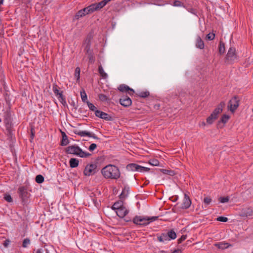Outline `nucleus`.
<instances>
[{"label":"nucleus","instance_id":"f257e3e1","mask_svg":"<svg viewBox=\"0 0 253 253\" xmlns=\"http://www.w3.org/2000/svg\"><path fill=\"white\" fill-rule=\"evenodd\" d=\"M101 173L106 179H117L121 175L119 168L113 165H108L101 169Z\"/></svg>","mask_w":253,"mask_h":253},{"label":"nucleus","instance_id":"f03ea898","mask_svg":"<svg viewBox=\"0 0 253 253\" xmlns=\"http://www.w3.org/2000/svg\"><path fill=\"white\" fill-rule=\"evenodd\" d=\"M11 114L9 111H6L3 114L2 118H0V122L3 121L5 127V133L8 139L12 137V123Z\"/></svg>","mask_w":253,"mask_h":253},{"label":"nucleus","instance_id":"7ed1b4c3","mask_svg":"<svg viewBox=\"0 0 253 253\" xmlns=\"http://www.w3.org/2000/svg\"><path fill=\"white\" fill-rule=\"evenodd\" d=\"M65 151L67 154H73L81 158H87L91 155L90 153L84 151L76 144L68 146L66 148Z\"/></svg>","mask_w":253,"mask_h":253},{"label":"nucleus","instance_id":"20e7f679","mask_svg":"<svg viewBox=\"0 0 253 253\" xmlns=\"http://www.w3.org/2000/svg\"><path fill=\"white\" fill-rule=\"evenodd\" d=\"M159 218V216H135L132 221L134 224L138 225L145 226L148 225L150 223L157 220Z\"/></svg>","mask_w":253,"mask_h":253},{"label":"nucleus","instance_id":"39448f33","mask_svg":"<svg viewBox=\"0 0 253 253\" xmlns=\"http://www.w3.org/2000/svg\"><path fill=\"white\" fill-rule=\"evenodd\" d=\"M225 105V103L224 102H221L210 116L207 118V123L209 124H212L213 121L217 119L218 115L222 112Z\"/></svg>","mask_w":253,"mask_h":253},{"label":"nucleus","instance_id":"423d86ee","mask_svg":"<svg viewBox=\"0 0 253 253\" xmlns=\"http://www.w3.org/2000/svg\"><path fill=\"white\" fill-rule=\"evenodd\" d=\"M18 193L21 199L23 205L27 204L30 195V194L28 192L27 187L24 186L19 187L18 189Z\"/></svg>","mask_w":253,"mask_h":253},{"label":"nucleus","instance_id":"0eeeda50","mask_svg":"<svg viewBox=\"0 0 253 253\" xmlns=\"http://www.w3.org/2000/svg\"><path fill=\"white\" fill-rule=\"evenodd\" d=\"M98 171L96 164H87L84 170V174L85 176H90L96 173Z\"/></svg>","mask_w":253,"mask_h":253},{"label":"nucleus","instance_id":"6e6552de","mask_svg":"<svg viewBox=\"0 0 253 253\" xmlns=\"http://www.w3.org/2000/svg\"><path fill=\"white\" fill-rule=\"evenodd\" d=\"M126 168L128 170L140 172H147L150 170V169L148 168L142 167L134 163H131L127 165Z\"/></svg>","mask_w":253,"mask_h":253},{"label":"nucleus","instance_id":"1a4fd4ad","mask_svg":"<svg viewBox=\"0 0 253 253\" xmlns=\"http://www.w3.org/2000/svg\"><path fill=\"white\" fill-rule=\"evenodd\" d=\"M240 99L237 95L234 96L228 102V108L234 113L239 105Z\"/></svg>","mask_w":253,"mask_h":253},{"label":"nucleus","instance_id":"9d476101","mask_svg":"<svg viewBox=\"0 0 253 253\" xmlns=\"http://www.w3.org/2000/svg\"><path fill=\"white\" fill-rule=\"evenodd\" d=\"M237 59V55L236 53L235 48L230 47L225 57V62H232Z\"/></svg>","mask_w":253,"mask_h":253},{"label":"nucleus","instance_id":"9b49d317","mask_svg":"<svg viewBox=\"0 0 253 253\" xmlns=\"http://www.w3.org/2000/svg\"><path fill=\"white\" fill-rule=\"evenodd\" d=\"M74 132L75 134H77L81 137L86 136L89 137H92L95 139H99V138L95 134L87 131H81L76 129L74 130Z\"/></svg>","mask_w":253,"mask_h":253},{"label":"nucleus","instance_id":"f8f14e48","mask_svg":"<svg viewBox=\"0 0 253 253\" xmlns=\"http://www.w3.org/2000/svg\"><path fill=\"white\" fill-rule=\"evenodd\" d=\"M92 38L91 35H88L84 42V44L85 46L84 51L85 54L93 51L92 50L90 49Z\"/></svg>","mask_w":253,"mask_h":253},{"label":"nucleus","instance_id":"ddd939ff","mask_svg":"<svg viewBox=\"0 0 253 253\" xmlns=\"http://www.w3.org/2000/svg\"><path fill=\"white\" fill-rule=\"evenodd\" d=\"M120 103L125 107L130 106L132 104L131 99L127 96H123L119 100Z\"/></svg>","mask_w":253,"mask_h":253},{"label":"nucleus","instance_id":"4468645a","mask_svg":"<svg viewBox=\"0 0 253 253\" xmlns=\"http://www.w3.org/2000/svg\"><path fill=\"white\" fill-rule=\"evenodd\" d=\"M191 205V201L189 197V196L185 193L184 197L183 200V202L181 204V206L180 208L182 209H188Z\"/></svg>","mask_w":253,"mask_h":253},{"label":"nucleus","instance_id":"2eb2a0df","mask_svg":"<svg viewBox=\"0 0 253 253\" xmlns=\"http://www.w3.org/2000/svg\"><path fill=\"white\" fill-rule=\"evenodd\" d=\"M241 216L248 217L253 215V209L252 207H245L242 209L240 213Z\"/></svg>","mask_w":253,"mask_h":253},{"label":"nucleus","instance_id":"dca6fc26","mask_svg":"<svg viewBox=\"0 0 253 253\" xmlns=\"http://www.w3.org/2000/svg\"><path fill=\"white\" fill-rule=\"evenodd\" d=\"M95 115L96 117L106 121H111L112 119V117L110 115L98 110L95 111Z\"/></svg>","mask_w":253,"mask_h":253},{"label":"nucleus","instance_id":"f3484780","mask_svg":"<svg viewBox=\"0 0 253 253\" xmlns=\"http://www.w3.org/2000/svg\"><path fill=\"white\" fill-rule=\"evenodd\" d=\"M128 212L129 210L125 206L116 211L117 215L120 218H124Z\"/></svg>","mask_w":253,"mask_h":253},{"label":"nucleus","instance_id":"a211bd4d","mask_svg":"<svg viewBox=\"0 0 253 253\" xmlns=\"http://www.w3.org/2000/svg\"><path fill=\"white\" fill-rule=\"evenodd\" d=\"M118 89L121 92H126L129 91L130 92H128V93L130 95H132L134 93V91L133 89L130 88L128 86L124 84L120 85L118 87Z\"/></svg>","mask_w":253,"mask_h":253},{"label":"nucleus","instance_id":"6ab92c4d","mask_svg":"<svg viewBox=\"0 0 253 253\" xmlns=\"http://www.w3.org/2000/svg\"><path fill=\"white\" fill-rule=\"evenodd\" d=\"M61 133L62 135V140L60 142V145L63 146H66L70 143L68 136L64 131H61Z\"/></svg>","mask_w":253,"mask_h":253},{"label":"nucleus","instance_id":"aec40b11","mask_svg":"<svg viewBox=\"0 0 253 253\" xmlns=\"http://www.w3.org/2000/svg\"><path fill=\"white\" fill-rule=\"evenodd\" d=\"M195 45L197 48L200 49H203L205 47L204 42L200 36H198L196 38Z\"/></svg>","mask_w":253,"mask_h":253},{"label":"nucleus","instance_id":"412c9836","mask_svg":"<svg viewBox=\"0 0 253 253\" xmlns=\"http://www.w3.org/2000/svg\"><path fill=\"white\" fill-rule=\"evenodd\" d=\"M122 199H121L120 200H119L117 202H116L112 206L111 209L113 210H117L123 206H124V203L122 200Z\"/></svg>","mask_w":253,"mask_h":253},{"label":"nucleus","instance_id":"4be33fe9","mask_svg":"<svg viewBox=\"0 0 253 253\" xmlns=\"http://www.w3.org/2000/svg\"><path fill=\"white\" fill-rule=\"evenodd\" d=\"M165 233H166L167 236L169 241L171 240H174L176 238V234L173 229H170L167 232Z\"/></svg>","mask_w":253,"mask_h":253},{"label":"nucleus","instance_id":"5701e85b","mask_svg":"<svg viewBox=\"0 0 253 253\" xmlns=\"http://www.w3.org/2000/svg\"><path fill=\"white\" fill-rule=\"evenodd\" d=\"M157 239L160 242H165L166 241H169L166 233L165 232L161 233V234L157 236Z\"/></svg>","mask_w":253,"mask_h":253},{"label":"nucleus","instance_id":"b1692460","mask_svg":"<svg viewBox=\"0 0 253 253\" xmlns=\"http://www.w3.org/2000/svg\"><path fill=\"white\" fill-rule=\"evenodd\" d=\"M70 167L71 168H77L79 164V161L76 158H71L69 160Z\"/></svg>","mask_w":253,"mask_h":253},{"label":"nucleus","instance_id":"393cba45","mask_svg":"<svg viewBox=\"0 0 253 253\" xmlns=\"http://www.w3.org/2000/svg\"><path fill=\"white\" fill-rule=\"evenodd\" d=\"M91 5L93 6L92 8L94 11L99 10L105 6L102 1L98 3L92 4Z\"/></svg>","mask_w":253,"mask_h":253},{"label":"nucleus","instance_id":"a878e982","mask_svg":"<svg viewBox=\"0 0 253 253\" xmlns=\"http://www.w3.org/2000/svg\"><path fill=\"white\" fill-rule=\"evenodd\" d=\"M231 245L227 243H219L215 244V246L219 249L224 250L227 249Z\"/></svg>","mask_w":253,"mask_h":253},{"label":"nucleus","instance_id":"bb28decb","mask_svg":"<svg viewBox=\"0 0 253 253\" xmlns=\"http://www.w3.org/2000/svg\"><path fill=\"white\" fill-rule=\"evenodd\" d=\"M218 51L220 54H223L224 53L225 49V44L224 43L221 41H220L219 46H218Z\"/></svg>","mask_w":253,"mask_h":253},{"label":"nucleus","instance_id":"cd10ccee","mask_svg":"<svg viewBox=\"0 0 253 253\" xmlns=\"http://www.w3.org/2000/svg\"><path fill=\"white\" fill-rule=\"evenodd\" d=\"M129 187H125L119 197L120 199H125L128 194Z\"/></svg>","mask_w":253,"mask_h":253},{"label":"nucleus","instance_id":"c85d7f7f","mask_svg":"<svg viewBox=\"0 0 253 253\" xmlns=\"http://www.w3.org/2000/svg\"><path fill=\"white\" fill-rule=\"evenodd\" d=\"M93 6H92L91 4L89 6L86 7H85L83 9H82L83 11L84 12V15H86V14H89V13H92L93 12H94V10L93 9V8H92Z\"/></svg>","mask_w":253,"mask_h":253},{"label":"nucleus","instance_id":"c756f323","mask_svg":"<svg viewBox=\"0 0 253 253\" xmlns=\"http://www.w3.org/2000/svg\"><path fill=\"white\" fill-rule=\"evenodd\" d=\"M229 119V116L226 114H224L221 118L220 119V120L218 121V125H219V124L221 123L223 124H226L228 120Z\"/></svg>","mask_w":253,"mask_h":253},{"label":"nucleus","instance_id":"7c9ffc66","mask_svg":"<svg viewBox=\"0 0 253 253\" xmlns=\"http://www.w3.org/2000/svg\"><path fill=\"white\" fill-rule=\"evenodd\" d=\"M98 73L103 79H106L108 77L107 74L104 72L101 65L98 67Z\"/></svg>","mask_w":253,"mask_h":253},{"label":"nucleus","instance_id":"2f4dec72","mask_svg":"<svg viewBox=\"0 0 253 253\" xmlns=\"http://www.w3.org/2000/svg\"><path fill=\"white\" fill-rule=\"evenodd\" d=\"M80 93H81V97L83 102H84V103H86L87 102H88V101H87V95L85 93V90L84 89H83L82 91H81Z\"/></svg>","mask_w":253,"mask_h":253},{"label":"nucleus","instance_id":"473e14b6","mask_svg":"<svg viewBox=\"0 0 253 253\" xmlns=\"http://www.w3.org/2000/svg\"><path fill=\"white\" fill-rule=\"evenodd\" d=\"M84 16H85L84 13L82 9H81L80 10L77 12V13H76L74 17V20H78L79 18L83 17Z\"/></svg>","mask_w":253,"mask_h":253},{"label":"nucleus","instance_id":"72a5a7b5","mask_svg":"<svg viewBox=\"0 0 253 253\" xmlns=\"http://www.w3.org/2000/svg\"><path fill=\"white\" fill-rule=\"evenodd\" d=\"M137 96L141 98H146L150 95V92L148 91H141L138 93Z\"/></svg>","mask_w":253,"mask_h":253},{"label":"nucleus","instance_id":"f704fd0d","mask_svg":"<svg viewBox=\"0 0 253 253\" xmlns=\"http://www.w3.org/2000/svg\"><path fill=\"white\" fill-rule=\"evenodd\" d=\"M98 98L102 102H108L110 100L106 95L102 93L98 94Z\"/></svg>","mask_w":253,"mask_h":253},{"label":"nucleus","instance_id":"c9c22d12","mask_svg":"<svg viewBox=\"0 0 253 253\" xmlns=\"http://www.w3.org/2000/svg\"><path fill=\"white\" fill-rule=\"evenodd\" d=\"M35 180L39 184L42 183L44 181V177L41 175H37L36 177Z\"/></svg>","mask_w":253,"mask_h":253},{"label":"nucleus","instance_id":"e433bc0d","mask_svg":"<svg viewBox=\"0 0 253 253\" xmlns=\"http://www.w3.org/2000/svg\"><path fill=\"white\" fill-rule=\"evenodd\" d=\"M88 56V58L89 59V62L91 64L94 61V57L93 56V51L87 53L86 54Z\"/></svg>","mask_w":253,"mask_h":253},{"label":"nucleus","instance_id":"4c0bfd02","mask_svg":"<svg viewBox=\"0 0 253 253\" xmlns=\"http://www.w3.org/2000/svg\"><path fill=\"white\" fill-rule=\"evenodd\" d=\"M161 171L164 174H168L169 175H173L174 174V172L173 170L165 169H161Z\"/></svg>","mask_w":253,"mask_h":253},{"label":"nucleus","instance_id":"58836bf2","mask_svg":"<svg viewBox=\"0 0 253 253\" xmlns=\"http://www.w3.org/2000/svg\"><path fill=\"white\" fill-rule=\"evenodd\" d=\"M58 88L59 87L56 84H53V91L56 96H58L60 93L58 90Z\"/></svg>","mask_w":253,"mask_h":253},{"label":"nucleus","instance_id":"ea45409f","mask_svg":"<svg viewBox=\"0 0 253 253\" xmlns=\"http://www.w3.org/2000/svg\"><path fill=\"white\" fill-rule=\"evenodd\" d=\"M3 198L5 201L9 203H11L13 202V199L9 194L6 193L4 194Z\"/></svg>","mask_w":253,"mask_h":253},{"label":"nucleus","instance_id":"a19ab883","mask_svg":"<svg viewBox=\"0 0 253 253\" xmlns=\"http://www.w3.org/2000/svg\"><path fill=\"white\" fill-rule=\"evenodd\" d=\"M149 163L153 166H157L159 165V161L157 159H152L149 160Z\"/></svg>","mask_w":253,"mask_h":253},{"label":"nucleus","instance_id":"79ce46f5","mask_svg":"<svg viewBox=\"0 0 253 253\" xmlns=\"http://www.w3.org/2000/svg\"><path fill=\"white\" fill-rule=\"evenodd\" d=\"M86 104L87 105L88 108H89V109L91 110V111H94V112L95 113V111L97 110L96 109V107L91 103H90V102H87L86 103Z\"/></svg>","mask_w":253,"mask_h":253},{"label":"nucleus","instance_id":"37998d69","mask_svg":"<svg viewBox=\"0 0 253 253\" xmlns=\"http://www.w3.org/2000/svg\"><path fill=\"white\" fill-rule=\"evenodd\" d=\"M219 202L221 203H225L228 202L229 200V197H220L218 199Z\"/></svg>","mask_w":253,"mask_h":253},{"label":"nucleus","instance_id":"c03bdc74","mask_svg":"<svg viewBox=\"0 0 253 253\" xmlns=\"http://www.w3.org/2000/svg\"><path fill=\"white\" fill-rule=\"evenodd\" d=\"M30 244V240L29 238H26L24 239L23 243H22V247L24 248H26L27 247L28 245Z\"/></svg>","mask_w":253,"mask_h":253},{"label":"nucleus","instance_id":"a18cd8bd","mask_svg":"<svg viewBox=\"0 0 253 253\" xmlns=\"http://www.w3.org/2000/svg\"><path fill=\"white\" fill-rule=\"evenodd\" d=\"M80 68L79 67H77L75 69V76L77 78V81H79L80 80Z\"/></svg>","mask_w":253,"mask_h":253},{"label":"nucleus","instance_id":"49530a36","mask_svg":"<svg viewBox=\"0 0 253 253\" xmlns=\"http://www.w3.org/2000/svg\"><path fill=\"white\" fill-rule=\"evenodd\" d=\"M212 201V199L209 197H206L204 199V203L206 205H209L211 204Z\"/></svg>","mask_w":253,"mask_h":253},{"label":"nucleus","instance_id":"de8ad7c7","mask_svg":"<svg viewBox=\"0 0 253 253\" xmlns=\"http://www.w3.org/2000/svg\"><path fill=\"white\" fill-rule=\"evenodd\" d=\"M215 38V34L213 33H209L206 36V39L211 41L213 40Z\"/></svg>","mask_w":253,"mask_h":253},{"label":"nucleus","instance_id":"09e8293b","mask_svg":"<svg viewBox=\"0 0 253 253\" xmlns=\"http://www.w3.org/2000/svg\"><path fill=\"white\" fill-rule=\"evenodd\" d=\"M217 220L220 222H225L228 221V218L224 216H219L217 218Z\"/></svg>","mask_w":253,"mask_h":253},{"label":"nucleus","instance_id":"8fccbe9b","mask_svg":"<svg viewBox=\"0 0 253 253\" xmlns=\"http://www.w3.org/2000/svg\"><path fill=\"white\" fill-rule=\"evenodd\" d=\"M173 5L175 6H183V3L179 0H175L173 2Z\"/></svg>","mask_w":253,"mask_h":253},{"label":"nucleus","instance_id":"3c124183","mask_svg":"<svg viewBox=\"0 0 253 253\" xmlns=\"http://www.w3.org/2000/svg\"><path fill=\"white\" fill-rule=\"evenodd\" d=\"M94 194L93 193H92L91 194V195L90 196V197L91 198V199L92 201H93L95 206H96L97 204H98L97 200L95 197L94 198Z\"/></svg>","mask_w":253,"mask_h":253},{"label":"nucleus","instance_id":"603ef678","mask_svg":"<svg viewBox=\"0 0 253 253\" xmlns=\"http://www.w3.org/2000/svg\"><path fill=\"white\" fill-rule=\"evenodd\" d=\"M186 235H182L181 237L178 239L177 243L178 244H181L183 241H184L186 239Z\"/></svg>","mask_w":253,"mask_h":253},{"label":"nucleus","instance_id":"864d4df0","mask_svg":"<svg viewBox=\"0 0 253 253\" xmlns=\"http://www.w3.org/2000/svg\"><path fill=\"white\" fill-rule=\"evenodd\" d=\"M97 148V145L95 143H92L88 147V150L90 151H94Z\"/></svg>","mask_w":253,"mask_h":253},{"label":"nucleus","instance_id":"5fc2aeb1","mask_svg":"<svg viewBox=\"0 0 253 253\" xmlns=\"http://www.w3.org/2000/svg\"><path fill=\"white\" fill-rule=\"evenodd\" d=\"M36 253H49V251L46 249L43 250L41 249L37 250Z\"/></svg>","mask_w":253,"mask_h":253},{"label":"nucleus","instance_id":"6e6d98bb","mask_svg":"<svg viewBox=\"0 0 253 253\" xmlns=\"http://www.w3.org/2000/svg\"><path fill=\"white\" fill-rule=\"evenodd\" d=\"M178 203H177L173 208H172V211L174 212H178Z\"/></svg>","mask_w":253,"mask_h":253},{"label":"nucleus","instance_id":"4d7b16f0","mask_svg":"<svg viewBox=\"0 0 253 253\" xmlns=\"http://www.w3.org/2000/svg\"><path fill=\"white\" fill-rule=\"evenodd\" d=\"M58 98V99H59V100H60V99H62V98H64L65 97L64 96V95H63V91H61L60 93V94L58 95V96H56Z\"/></svg>","mask_w":253,"mask_h":253},{"label":"nucleus","instance_id":"13d9d810","mask_svg":"<svg viewBox=\"0 0 253 253\" xmlns=\"http://www.w3.org/2000/svg\"><path fill=\"white\" fill-rule=\"evenodd\" d=\"M59 101L63 104V105L65 106V105H66V101L65 97L62 98V99H60Z\"/></svg>","mask_w":253,"mask_h":253},{"label":"nucleus","instance_id":"bf43d9fd","mask_svg":"<svg viewBox=\"0 0 253 253\" xmlns=\"http://www.w3.org/2000/svg\"><path fill=\"white\" fill-rule=\"evenodd\" d=\"M9 240H6L4 243H3V246L5 247H7L9 243Z\"/></svg>","mask_w":253,"mask_h":253},{"label":"nucleus","instance_id":"052dcab7","mask_svg":"<svg viewBox=\"0 0 253 253\" xmlns=\"http://www.w3.org/2000/svg\"><path fill=\"white\" fill-rule=\"evenodd\" d=\"M31 138L33 139L34 138L35 135H34V133L33 131V129L32 128L31 129Z\"/></svg>","mask_w":253,"mask_h":253},{"label":"nucleus","instance_id":"680f3d73","mask_svg":"<svg viewBox=\"0 0 253 253\" xmlns=\"http://www.w3.org/2000/svg\"><path fill=\"white\" fill-rule=\"evenodd\" d=\"M72 105H73V106L74 107V108L75 109H77V107H76V105H75V103L74 102H73Z\"/></svg>","mask_w":253,"mask_h":253},{"label":"nucleus","instance_id":"e2e57ef3","mask_svg":"<svg viewBox=\"0 0 253 253\" xmlns=\"http://www.w3.org/2000/svg\"><path fill=\"white\" fill-rule=\"evenodd\" d=\"M125 220L126 221V222H128V221H131V220L129 218L128 219L127 218L125 219Z\"/></svg>","mask_w":253,"mask_h":253},{"label":"nucleus","instance_id":"0e129e2a","mask_svg":"<svg viewBox=\"0 0 253 253\" xmlns=\"http://www.w3.org/2000/svg\"><path fill=\"white\" fill-rule=\"evenodd\" d=\"M178 252V250H175L174 252H173L172 253H176Z\"/></svg>","mask_w":253,"mask_h":253},{"label":"nucleus","instance_id":"69168bd1","mask_svg":"<svg viewBox=\"0 0 253 253\" xmlns=\"http://www.w3.org/2000/svg\"><path fill=\"white\" fill-rule=\"evenodd\" d=\"M192 10H193V9H191V12L192 13H193V12H192Z\"/></svg>","mask_w":253,"mask_h":253},{"label":"nucleus","instance_id":"338daca9","mask_svg":"<svg viewBox=\"0 0 253 253\" xmlns=\"http://www.w3.org/2000/svg\"><path fill=\"white\" fill-rule=\"evenodd\" d=\"M192 10H193V9H191V12L192 13H193V12H192Z\"/></svg>","mask_w":253,"mask_h":253},{"label":"nucleus","instance_id":"774afa93","mask_svg":"<svg viewBox=\"0 0 253 253\" xmlns=\"http://www.w3.org/2000/svg\"><path fill=\"white\" fill-rule=\"evenodd\" d=\"M252 253H253V252Z\"/></svg>","mask_w":253,"mask_h":253}]
</instances>
